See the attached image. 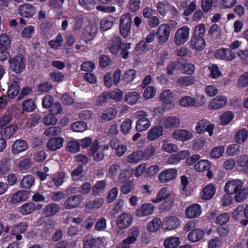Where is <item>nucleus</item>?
<instances>
[{"mask_svg": "<svg viewBox=\"0 0 248 248\" xmlns=\"http://www.w3.org/2000/svg\"><path fill=\"white\" fill-rule=\"evenodd\" d=\"M205 31V25L200 24L195 27L192 38L190 41L191 48L197 50H202L205 46V41L203 38Z\"/></svg>", "mask_w": 248, "mask_h": 248, "instance_id": "1", "label": "nucleus"}, {"mask_svg": "<svg viewBox=\"0 0 248 248\" xmlns=\"http://www.w3.org/2000/svg\"><path fill=\"white\" fill-rule=\"evenodd\" d=\"M132 26V18L129 13L122 15L120 18L119 30L122 36L126 38L130 34Z\"/></svg>", "mask_w": 248, "mask_h": 248, "instance_id": "2", "label": "nucleus"}, {"mask_svg": "<svg viewBox=\"0 0 248 248\" xmlns=\"http://www.w3.org/2000/svg\"><path fill=\"white\" fill-rule=\"evenodd\" d=\"M135 116L139 118L136 122V129L138 132L146 130L150 126L151 123L147 118L148 113L144 110H140L134 113Z\"/></svg>", "mask_w": 248, "mask_h": 248, "instance_id": "3", "label": "nucleus"}, {"mask_svg": "<svg viewBox=\"0 0 248 248\" xmlns=\"http://www.w3.org/2000/svg\"><path fill=\"white\" fill-rule=\"evenodd\" d=\"M11 70L17 73H22L26 64L25 58L22 55H17L8 60Z\"/></svg>", "mask_w": 248, "mask_h": 248, "instance_id": "4", "label": "nucleus"}, {"mask_svg": "<svg viewBox=\"0 0 248 248\" xmlns=\"http://www.w3.org/2000/svg\"><path fill=\"white\" fill-rule=\"evenodd\" d=\"M214 127V125L210 124L208 120L202 119L197 123L195 130L198 134H202L205 131L207 132L209 135L211 137L213 134Z\"/></svg>", "mask_w": 248, "mask_h": 248, "instance_id": "5", "label": "nucleus"}, {"mask_svg": "<svg viewBox=\"0 0 248 248\" xmlns=\"http://www.w3.org/2000/svg\"><path fill=\"white\" fill-rule=\"evenodd\" d=\"M124 43L122 42V39L120 36H113L108 43L109 52L113 55H117Z\"/></svg>", "mask_w": 248, "mask_h": 248, "instance_id": "6", "label": "nucleus"}, {"mask_svg": "<svg viewBox=\"0 0 248 248\" xmlns=\"http://www.w3.org/2000/svg\"><path fill=\"white\" fill-rule=\"evenodd\" d=\"M189 28L185 26L179 29L175 34L174 39L176 45L180 46L184 44L189 37Z\"/></svg>", "mask_w": 248, "mask_h": 248, "instance_id": "7", "label": "nucleus"}, {"mask_svg": "<svg viewBox=\"0 0 248 248\" xmlns=\"http://www.w3.org/2000/svg\"><path fill=\"white\" fill-rule=\"evenodd\" d=\"M170 27L168 24H161L156 32L159 44L166 43L169 39L170 34Z\"/></svg>", "mask_w": 248, "mask_h": 248, "instance_id": "8", "label": "nucleus"}, {"mask_svg": "<svg viewBox=\"0 0 248 248\" xmlns=\"http://www.w3.org/2000/svg\"><path fill=\"white\" fill-rule=\"evenodd\" d=\"M215 56L217 59L231 61L235 58V54L230 48H221L216 51Z\"/></svg>", "mask_w": 248, "mask_h": 248, "instance_id": "9", "label": "nucleus"}, {"mask_svg": "<svg viewBox=\"0 0 248 248\" xmlns=\"http://www.w3.org/2000/svg\"><path fill=\"white\" fill-rule=\"evenodd\" d=\"M242 182L239 180L229 181L225 185L224 191L226 194L233 195L240 190L242 187Z\"/></svg>", "mask_w": 248, "mask_h": 248, "instance_id": "10", "label": "nucleus"}, {"mask_svg": "<svg viewBox=\"0 0 248 248\" xmlns=\"http://www.w3.org/2000/svg\"><path fill=\"white\" fill-rule=\"evenodd\" d=\"M133 221V217L130 214L122 213L116 219V224L118 227L121 229H125L128 228Z\"/></svg>", "mask_w": 248, "mask_h": 248, "instance_id": "11", "label": "nucleus"}, {"mask_svg": "<svg viewBox=\"0 0 248 248\" xmlns=\"http://www.w3.org/2000/svg\"><path fill=\"white\" fill-rule=\"evenodd\" d=\"M211 164L207 160H201L194 164V169L199 172L207 171V176L211 179L213 177L212 171L210 170Z\"/></svg>", "mask_w": 248, "mask_h": 248, "instance_id": "12", "label": "nucleus"}, {"mask_svg": "<svg viewBox=\"0 0 248 248\" xmlns=\"http://www.w3.org/2000/svg\"><path fill=\"white\" fill-rule=\"evenodd\" d=\"M155 207V205L152 203L142 204L136 209V215L139 217L152 215L153 213Z\"/></svg>", "mask_w": 248, "mask_h": 248, "instance_id": "13", "label": "nucleus"}, {"mask_svg": "<svg viewBox=\"0 0 248 248\" xmlns=\"http://www.w3.org/2000/svg\"><path fill=\"white\" fill-rule=\"evenodd\" d=\"M97 32L96 26L93 25L86 26L83 30L81 39L85 42L90 41L94 38Z\"/></svg>", "mask_w": 248, "mask_h": 248, "instance_id": "14", "label": "nucleus"}, {"mask_svg": "<svg viewBox=\"0 0 248 248\" xmlns=\"http://www.w3.org/2000/svg\"><path fill=\"white\" fill-rule=\"evenodd\" d=\"M177 172L175 169H167L159 174L158 179L161 183L169 182L176 177Z\"/></svg>", "mask_w": 248, "mask_h": 248, "instance_id": "15", "label": "nucleus"}, {"mask_svg": "<svg viewBox=\"0 0 248 248\" xmlns=\"http://www.w3.org/2000/svg\"><path fill=\"white\" fill-rule=\"evenodd\" d=\"M172 135L174 139L183 142L188 141L193 137L192 133L186 129L176 130L172 133Z\"/></svg>", "mask_w": 248, "mask_h": 248, "instance_id": "16", "label": "nucleus"}, {"mask_svg": "<svg viewBox=\"0 0 248 248\" xmlns=\"http://www.w3.org/2000/svg\"><path fill=\"white\" fill-rule=\"evenodd\" d=\"M202 212L201 206L199 204L195 203L186 208L185 215L188 218H193L200 216Z\"/></svg>", "mask_w": 248, "mask_h": 248, "instance_id": "17", "label": "nucleus"}, {"mask_svg": "<svg viewBox=\"0 0 248 248\" xmlns=\"http://www.w3.org/2000/svg\"><path fill=\"white\" fill-rule=\"evenodd\" d=\"M29 196V192L25 190H19L13 194L10 198V202L13 204L18 203L26 201Z\"/></svg>", "mask_w": 248, "mask_h": 248, "instance_id": "18", "label": "nucleus"}, {"mask_svg": "<svg viewBox=\"0 0 248 248\" xmlns=\"http://www.w3.org/2000/svg\"><path fill=\"white\" fill-rule=\"evenodd\" d=\"M28 145L25 140L20 139L15 141L12 145L11 151L13 155H17L26 151Z\"/></svg>", "mask_w": 248, "mask_h": 248, "instance_id": "19", "label": "nucleus"}, {"mask_svg": "<svg viewBox=\"0 0 248 248\" xmlns=\"http://www.w3.org/2000/svg\"><path fill=\"white\" fill-rule=\"evenodd\" d=\"M101 243L100 238H95L91 236H86L83 239L84 248H98Z\"/></svg>", "mask_w": 248, "mask_h": 248, "instance_id": "20", "label": "nucleus"}, {"mask_svg": "<svg viewBox=\"0 0 248 248\" xmlns=\"http://www.w3.org/2000/svg\"><path fill=\"white\" fill-rule=\"evenodd\" d=\"M163 128L162 126L156 125L152 127L148 132V139L150 141L154 140L163 135Z\"/></svg>", "mask_w": 248, "mask_h": 248, "instance_id": "21", "label": "nucleus"}, {"mask_svg": "<svg viewBox=\"0 0 248 248\" xmlns=\"http://www.w3.org/2000/svg\"><path fill=\"white\" fill-rule=\"evenodd\" d=\"M18 10L19 15L25 17H31L35 14L33 7L29 4H22L19 6Z\"/></svg>", "mask_w": 248, "mask_h": 248, "instance_id": "22", "label": "nucleus"}, {"mask_svg": "<svg viewBox=\"0 0 248 248\" xmlns=\"http://www.w3.org/2000/svg\"><path fill=\"white\" fill-rule=\"evenodd\" d=\"M140 230L137 227H133L130 229L128 232V236L123 240V243L125 244H130L134 243L137 240V237L139 234Z\"/></svg>", "mask_w": 248, "mask_h": 248, "instance_id": "23", "label": "nucleus"}, {"mask_svg": "<svg viewBox=\"0 0 248 248\" xmlns=\"http://www.w3.org/2000/svg\"><path fill=\"white\" fill-rule=\"evenodd\" d=\"M227 102V98L223 96H217L210 102V107L214 109L220 108L225 106Z\"/></svg>", "mask_w": 248, "mask_h": 248, "instance_id": "24", "label": "nucleus"}, {"mask_svg": "<svg viewBox=\"0 0 248 248\" xmlns=\"http://www.w3.org/2000/svg\"><path fill=\"white\" fill-rule=\"evenodd\" d=\"M162 124L167 129L178 127L180 124V121L176 117L167 116L162 119Z\"/></svg>", "mask_w": 248, "mask_h": 248, "instance_id": "25", "label": "nucleus"}, {"mask_svg": "<svg viewBox=\"0 0 248 248\" xmlns=\"http://www.w3.org/2000/svg\"><path fill=\"white\" fill-rule=\"evenodd\" d=\"M189 155L188 151H182L176 154H173L168 159V162L170 164H178L181 160L184 159Z\"/></svg>", "mask_w": 248, "mask_h": 248, "instance_id": "26", "label": "nucleus"}, {"mask_svg": "<svg viewBox=\"0 0 248 248\" xmlns=\"http://www.w3.org/2000/svg\"><path fill=\"white\" fill-rule=\"evenodd\" d=\"M11 166V159L4 157L0 160V176L8 173L10 170Z\"/></svg>", "mask_w": 248, "mask_h": 248, "instance_id": "27", "label": "nucleus"}, {"mask_svg": "<svg viewBox=\"0 0 248 248\" xmlns=\"http://www.w3.org/2000/svg\"><path fill=\"white\" fill-rule=\"evenodd\" d=\"M118 110L113 107H110L106 109L101 115V120L103 122H107L114 119Z\"/></svg>", "mask_w": 248, "mask_h": 248, "instance_id": "28", "label": "nucleus"}, {"mask_svg": "<svg viewBox=\"0 0 248 248\" xmlns=\"http://www.w3.org/2000/svg\"><path fill=\"white\" fill-rule=\"evenodd\" d=\"M180 222L177 217L170 216L166 218L164 225L166 226L165 229L172 230L178 227Z\"/></svg>", "mask_w": 248, "mask_h": 248, "instance_id": "29", "label": "nucleus"}, {"mask_svg": "<svg viewBox=\"0 0 248 248\" xmlns=\"http://www.w3.org/2000/svg\"><path fill=\"white\" fill-rule=\"evenodd\" d=\"M18 129L16 124H11L0 131V135L5 139H9Z\"/></svg>", "mask_w": 248, "mask_h": 248, "instance_id": "30", "label": "nucleus"}, {"mask_svg": "<svg viewBox=\"0 0 248 248\" xmlns=\"http://www.w3.org/2000/svg\"><path fill=\"white\" fill-rule=\"evenodd\" d=\"M216 187L213 184H210L206 186L202 190V198L204 200L211 199L216 193Z\"/></svg>", "mask_w": 248, "mask_h": 248, "instance_id": "31", "label": "nucleus"}, {"mask_svg": "<svg viewBox=\"0 0 248 248\" xmlns=\"http://www.w3.org/2000/svg\"><path fill=\"white\" fill-rule=\"evenodd\" d=\"M80 204L79 195H76L71 196L65 202L64 205L66 209H73Z\"/></svg>", "mask_w": 248, "mask_h": 248, "instance_id": "32", "label": "nucleus"}, {"mask_svg": "<svg viewBox=\"0 0 248 248\" xmlns=\"http://www.w3.org/2000/svg\"><path fill=\"white\" fill-rule=\"evenodd\" d=\"M168 7H171L172 10H174V12H177L176 8L174 6H170V3L166 0H164L163 1H159L156 5L158 12L163 16H165L167 13V8Z\"/></svg>", "mask_w": 248, "mask_h": 248, "instance_id": "33", "label": "nucleus"}, {"mask_svg": "<svg viewBox=\"0 0 248 248\" xmlns=\"http://www.w3.org/2000/svg\"><path fill=\"white\" fill-rule=\"evenodd\" d=\"M34 211L35 204L31 202L25 203L18 208L19 212L24 216L31 214Z\"/></svg>", "mask_w": 248, "mask_h": 248, "instance_id": "34", "label": "nucleus"}, {"mask_svg": "<svg viewBox=\"0 0 248 248\" xmlns=\"http://www.w3.org/2000/svg\"><path fill=\"white\" fill-rule=\"evenodd\" d=\"M204 235V232L201 229L192 230L188 235L189 240L192 242H196L201 240Z\"/></svg>", "mask_w": 248, "mask_h": 248, "instance_id": "35", "label": "nucleus"}, {"mask_svg": "<svg viewBox=\"0 0 248 248\" xmlns=\"http://www.w3.org/2000/svg\"><path fill=\"white\" fill-rule=\"evenodd\" d=\"M206 139L203 137L194 139L192 141V149L195 152H199L206 146Z\"/></svg>", "mask_w": 248, "mask_h": 248, "instance_id": "36", "label": "nucleus"}, {"mask_svg": "<svg viewBox=\"0 0 248 248\" xmlns=\"http://www.w3.org/2000/svg\"><path fill=\"white\" fill-rule=\"evenodd\" d=\"M46 146L50 151L57 150L62 146V138L57 137L51 139L47 142Z\"/></svg>", "mask_w": 248, "mask_h": 248, "instance_id": "37", "label": "nucleus"}, {"mask_svg": "<svg viewBox=\"0 0 248 248\" xmlns=\"http://www.w3.org/2000/svg\"><path fill=\"white\" fill-rule=\"evenodd\" d=\"M60 210V207L58 204L51 203L46 205L43 209V214L46 217H51L55 215Z\"/></svg>", "mask_w": 248, "mask_h": 248, "instance_id": "38", "label": "nucleus"}, {"mask_svg": "<svg viewBox=\"0 0 248 248\" xmlns=\"http://www.w3.org/2000/svg\"><path fill=\"white\" fill-rule=\"evenodd\" d=\"M195 78L194 76H182L178 78L177 83L179 85L184 87L189 86L195 84Z\"/></svg>", "mask_w": 248, "mask_h": 248, "instance_id": "39", "label": "nucleus"}, {"mask_svg": "<svg viewBox=\"0 0 248 248\" xmlns=\"http://www.w3.org/2000/svg\"><path fill=\"white\" fill-rule=\"evenodd\" d=\"M113 22L114 20L112 16L104 17L100 21V29L103 31L110 29L113 25Z\"/></svg>", "mask_w": 248, "mask_h": 248, "instance_id": "40", "label": "nucleus"}, {"mask_svg": "<svg viewBox=\"0 0 248 248\" xmlns=\"http://www.w3.org/2000/svg\"><path fill=\"white\" fill-rule=\"evenodd\" d=\"M248 131L245 129L239 130L234 135V139L238 144L243 143L248 137Z\"/></svg>", "mask_w": 248, "mask_h": 248, "instance_id": "41", "label": "nucleus"}, {"mask_svg": "<svg viewBox=\"0 0 248 248\" xmlns=\"http://www.w3.org/2000/svg\"><path fill=\"white\" fill-rule=\"evenodd\" d=\"M73 31H77L80 30V29L82 28L84 22L83 15L81 14L77 15L73 18Z\"/></svg>", "mask_w": 248, "mask_h": 248, "instance_id": "42", "label": "nucleus"}, {"mask_svg": "<svg viewBox=\"0 0 248 248\" xmlns=\"http://www.w3.org/2000/svg\"><path fill=\"white\" fill-rule=\"evenodd\" d=\"M143 160L141 151L134 152L127 157V161L130 163H137Z\"/></svg>", "mask_w": 248, "mask_h": 248, "instance_id": "43", "label": "nucleus"}, {"mask_svg": "<svg viewBox=\"0 0 248 248\" xmlns=\"http://www.w3.org/2000/svg\"><path fill=\"white\" fill-rule=\"evenodd\" d=\"M170 196V194L168 192V188L167 187H163L159 191L156 198L152 200V202L153 203H158L169 198Z\"/></svg>", "mask_w": 248, "mask_h": 248, "instance_id": "44", "label": "nucleus"}, {"mask_svg": "<svg viewBox=\"0 0 248 248\" xmlns=\"http://www.w3.org/2000/svg\"><path fill=\"white\" fill-rule=\"evenodd\" d=\"M180 240L177 237H170L164 241V246L166 248H176L180 245Z\"/></svg>", "mask_w": 248, "mask_h": 248, "instance_id": "45", "label": "nucleus"}, {"mask_svg": "<svg viewBox=\"0 0 248 248\" xmlns=\"http://www.w3.org/2000/svg\"><path fill=\"white\" fill-rule=\"evenodd\" d=\"M233 117V113L231 111H225L220 116V123L223 125H226L232 121Z\"/></svg>", "mask_w": 248, "mask_h": 248, "instance_id": "46", "label": "nucleus"}, {"mask_svg": "<svg viewBox=\"0 0 248 248\" xmlns=\"http://www.w3.org/2000/svg\"><path fill=\"white\" fill-rule=\"evenodd\" d=\"M106 185V182L104 180L97 181L92 188V194L93 196L98 195L104 190Z\"/></svg>", "mask_w": 248, "mask_h": 248, "instance_id": "47", "label": "nucleus"}, {"mask_svg": "<svg viewBox=\"0 0 248 248\" xmlns=\"http://www.w3.org/2000/svg\"><path fill=\"white\" fill-rule=\"evenodd\" d=\"M173 95L171 91L170 90H165L162 92L160 94L161 101L165 104H170L172 101Z\"/></svg>", "mask_w": 248, "mask_h": 248, "instance_id": "48", "label": "nucleus"}, {"mask_svg": "<svg viewBox=\"0 0 248 248\" xmlns=\"http://www.w3.org/2000/svg\"><path fill=\"white\" fill-rule=\"evenodd\" d=\"M19 91L18 84L16 81L12 82L9 87L7 94L9 97L13 98L16 96Z\"/></svg>", "mask_w": 248, "mask_h": 248, "instance_id": "49", "label": "nucleus"}, {"mask_svg": "<svg viewBox=\"0 0 248 248\" xmlns=\"http://www.w3.org/2000/svg\"><path fill=\"white\" fill-rule=\"evenodd\" d=\"M109 100L108 92H103L96 99V105L98 106H105Z\"/></svg>", "mask_w": 248, "mask_h": 248, "instance_id": "50", "label": "nucleus"}, {"mask_svg": "<svg viewBox=\"0 0 248 248\" xmlns=\"http://www.w3.org/2000/svg\"><path fill=\"white\" fill-rule=\"evenodd\" d=\"M195 99L189 96L182 97L179 100L180 105L185 107H195Z\"/></svg>", "mask_w": 248, "mask_h": 248, "instance_id": "51", "label": "nucleus"}, {"mask_svg": "<svg viewBox=\"0 0 248 248\" xmlns=\"http://www.w3.org/2000/svg\"><path fill=\"white\" fill-rule=\"evenodd\" d=\"M34 181L33 177L31 175H28L22 178L20 182L21 187L29 189L32 186Z\"/></svg>", "mask_w": 248, "mask_h": 248, "instance_id": "52", "label": "nucleus"}, {"mask_svg": "<svg viewBox=\"0 0 248 248\" xmlns=\"http://www.w3.org/2000/svg\"><path fill=\"white\" fill-rule=\"evenodd\" d=\"M155 149L153 145L148 146L144 151H141L143 160H147L153 157L155 154Z\"/></svg>", "mask_w": 248, "mask_h": 248, "instance_id": "53", "label": "nucleus"}, {"mask_svg": "<svg viewBox=\"0 0 248 248\" xmlns=\"http://www.w3.org/2000/svg\"><path fill=\"white\" fill-rule=\"evenodd\" d=\"M161 223V220L159 218L155 217L148 223V230L151 232H156L160 228Z\"/></svg>", "mask_w": 248, "mask_h": 248, "instance_id": "54", "label": "nucleus"}, {"mask_svg": "<svg viewBox=\"0 0 248 248\" xmlns=\"http://www.w3.org/2000/svg\"><path fill=\"white\" fill-rule=\"evenodd\" d=\"M71 129L75 132H83L87 129V124L83 121L76 122L71 125Z\"/></svg>", "mask_w": 248, "mask_h": 248, "instance_id": "55", "label": "nucleus"}, {"mask_svg": "<svg viewBox=\"0 0 248 248\" xmlns=\"http://www.w3.org/2000/svg\"><path fill=\"white\" fill-rule=\"evenodd\" d=\"M136 73L133 69L126 71L122 77V81L126 83L132 82L136 77Z\"/></svg>", "mask_w": 248, "mask_h": 248, "instance_id": "56", "label": "nucleus"}, {"mask_svg": "<svg viewBox=\"0 0 248 248\" xmlns=\"http://www.w3.org/2000/svg\"><path fill=\"white\" fill-rule=\"evenodd\" d=\"M79 4L85 9L92 10L96 5L95 0H78Z\"/></svg>", "mask_w": 248, "mask_h": 248, "instance_id": "57", "label": "nucleus"}, {"mask_svg": "<svg viewBox=\"0 0 248 248\" xmlns=\"http://www.w3.org/2000/svg\"><path fill=\"white\" fill-rule=\"evenodd\" d=\"M139 99V94L136 92H129L124 96V101L129 104H135Z\"/></svg>", "mask_w": 248, "mask_h": 248, "instance_id": "58", "label": "nucleus"}, {"mask_svg": "<svg viewBox=\"0 0 248 248\" xmlns=\"http://www.w3.org/2000/svg\"><path fill=\"white\" fill-rule=\"evenodd\" d=\"M22 108L26 112L32 111L35 107L33 100L31 99H28L24 100L22 103Z\"/></svg>", "mask_w": 248, "mask_h": 248, "instance_id": "59", "label": "nucleus"}, {"mask_svg": "<svg viewBox=\"0 0 248 248\" xmlns=\"http://www.w3.org/2000/svg\"><path fill=\"white\" fill-rule=\"evenodd\" d=\"M131 44L130 43L124 42L121 46L119 51L120 56L124 59L126 60L128 58L129 52L128 49L131 48Z\"/></svg>", "mask_w": 248, "mask_h": 248, "instance_id": "60", "label": "nucleus"}, {"mask_svg": "<svg viewBox=\"0 0 248 248\" xmlns=\"http://www.w3.org/2000/svg\"><path fill=\"white\" fill-rule=\"evenodd\" d=\"M238 166L242 167L243 170L248 173V156H240L237 161Z\"/></svg>", "mask_w": 248, "mask_h": 248, "instance_id": "61", "label": "nucleus"}, {"mask_svg": "<svg viewBox=\"0 0 248 248\" xmlns=\"http://www.w3.org/2000/svg\"><path fill=\"white\" fill-rule=\"evenodd\" d=\"M141 0H129L127 8L132 13L138 11L140 6Z\"/></svg>", "mask_w": 248, "mask_h": 248, "instance_id": "62", "label": "nucleus"}, {"mask_svg": "<svg viewBox=\"0 0 248 248\" xmlns=\"http://www.w3.org/2000/svg\"><path fill=\"white\" fill-rule=\"evenodd\" d=\"M224 151V147L220 145L214 148L210 153V155L212 158H218L222 155Z\"/></svg>", "mask_w": 248, "mask_h": 248, "instance_id": "63", "label": "nucleus"}, {"mask_svg": "<svg viewBox=\"0 0 248 248\" xmlns=\"http://www.w3.org/2000/svg\"><path fill=\"white\" fill-rule=\"evenodd\" d=\"M241 147L238 144H232L230 145L226 150L227 154L230 156L238 155L240 152Z\"/></svg>", "mask_w": 248, "mask_h": 248, "instance_id": "64", "label": "nucleus"}]
</instances>
